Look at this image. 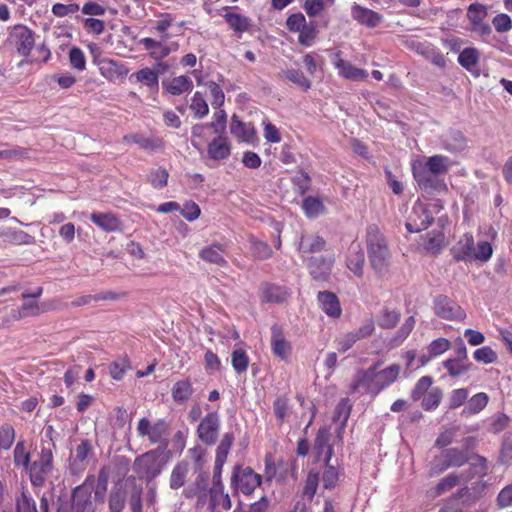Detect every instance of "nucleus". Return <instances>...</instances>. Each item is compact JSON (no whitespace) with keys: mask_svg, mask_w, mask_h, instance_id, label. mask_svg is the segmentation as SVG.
<instances>
[{"mask_svg":"<svg viewBox=\"0 0 512 512\" xmlns=\"http://www.w3.org/2000/svg\"><path fill=\"white\" fill-rule=\"evenodd\" d=\"M381 362L375 363L365 371L358 372L353 383V388H364L367 392L378 394L386 387L393 384L399 377L401 366L392 364L382 370H378Z\"/></svg>","mask_w":512,"mask_h":512,"instance_id":"obj_1","label":"nucleus"},{"mask_svg":"<svg viewBox=\"0 0 512 512\" xmlns=\"http://www.w3.org/2000/svg\"><path fill=\"white\" fill-rule=\"evenodd\" d=\"M365 241L371 268L377 275H385L389 269L391 255L386 237L376 224L367 227Z\"/></svg>","mask_w":512,"mask_h":512,"instance_id":"obj_2","label":"nucleus"},{"mask_svg":"<svg viewBox=\"0 0 512 512\" xmlns=\"http://www.w3.org/2000/svg\"><path fill=\"white\" fill-rule=\"evenodd\" d=\"M450 252L456 261L472 262L474 260L486 262L492 256V246L487 241H481L475 247L473 235L465 233L452 246Z\"/></svg>","mask_w":512,"mask_h":512,"instance_id":"obj_3","label":"nucleus"},{"mask_svg":"<svg viewBox=\"0 0 512 512\" xmlns=\"http://www.w3.org/2000/svg\"><path fill=\"white\" fill-rule=\"evenodd\" d=\"M451 166V161L444 155H433L425 162H417L412 166L413 176L419 186L423 188L432 187L434 177L445 174Z\"/></svg>","mask_w":512,"mask_h":512,"instance_id":"obj_4","label":"nucleus"},{"mask_svg":"<svg viewBox=\"0 0 512 512\" xmlns=\"http://www.w3.org/2000/svg\"><path fill=\"white\" fill-rule=\"evenodd\" d=\"M167 463L164 448H156L138 456L133 464V470L139 478L151 481L157 477Z\"/></svg>","mask_w":512,"mask_h":512,"instance_id":"obj_5","label":"nucleus"},{"mask_svg":"<svg viewBox=\"0 0 512 512\" xmlns=\"http://www.w3.org/2000/svg\"><path fill=\"white\" fill-rule=\"evenodd\" d=\"M486 470V459L481 456L473 457L468 470H464L461 473H450L439 481L435 487V496H440L443 493L452 490L458 484L468 482L476 475H484Z\"/></svg>","mask_w":512,"mask_h":512,"instance_id":"obj_6","label":"nucleus"},{"mask_svg":"<svg viewBox=\"0 0 512 512\" xmlns=\"http://www.w3.org/2000/svg\"><path fill=\"white\" fill-rule=\"evenodd\" d=\"M30 482L35 487H42L53 470V452L50 447L43 446L39 458L29 464Z\"/></svg>","mask_w":512,"mask_h":512,"instance_id":"obj_7","label":"nucleus"},{"mask_svg":"<svg viewBox=\"0 0 512 512\" xmlns=\"http://www.w3.org/2000/svg\"><path fill=\"white\" fill-rule=\"evenodd\" d=\"M261 475L255 473L252 468L236 466L231 477V486L245 495H250L260 486Z\"/></svg>","mask_w":512,"mask_h":512,"instance_id":"obj_8","label":"nucleus"},{"mask_svg":"<svg viewBox=\"0 0 512 512\" xmlns=\"http://www.w3.org/2000/svg\"><path fill=\"white\" fill-rule=\"evenodd\" d=\"M221 427L220 416L217 411L209 412L199 422L197 436L201 442L212 446L216 443Z\"/></svg>","mask_w":512,"mask_h":512,"instance_id":"obj_9","label":"nucleus"},{"mask_svg":"<svg viewBox=\"0 0 512 512\" xmlns=\"http://www.w3.org/2000/svg\"><path fill=\"white\" fill-rule=\"evenodd\" d=\"M433 304L434 313L442 319L461 321L466 317V313L461 306L445 295L437 296Z\"/></svg>","mask_w":512,"mask_h":512,"instance_id":"obj_10","label":"nucleus"},{"mask_svg":"<svg viewBox=\"0 0 512 512\" xmlns=\"http://www.w3.org/2000/svg\"><path fill=\"white\" fill-rule=\"evenodd\" d=\"M468 460L469 458L465 452L456 448L446 449L434 460L432 471L439 474L450 467H461Z\"/></svg>","mask_w":512,"mask_h":512,"instance_id":"obj_11","label":"nucleus"},{"mask_svg":"<svg viewBox=\"0 0 512 512\" xmlns=\"http://www.w3.org/2000/svg\"><path fill=\"white\" fill-rule=\"evenodd\" d=\"M136 431L139 437L147 438L151 444H156L161 442L167 431V425L163 420L152 423L144 417L139 420Z\"/></svg>","mask_w":512,"mask_h":512,"instance_id":"obj_12","label":"nucleus"},{"mask_svg":"<svg viewBox=\"0 0 512 512\" xmlns=\"http://www.w3.org/2000/svg\"><path fill=\"white\" fill-rule=\"evenodd\" d=\"M11 43L22 56H28L34 47V34L23 25H16L10 33Z\"/></svg>","mask_w":512,"mask_h":512,"instance_id":"obj_13","label":"nucleus"},{"mask_svg":"<svg viewBox=\"0 0 512 512\" xmlns=\"http://www.w3.org/2000/svg\"><path fill=\"white\" fill-rule=\"evenodd\" d=\"M326 241L317 234L306 233L300 238L298 250L303 261L315 258L314 254L320 253L325 249Z\"/></svg>","mask_w":512,"mask_h":512,"instance_id":"obj_14","label":"nucleus"},{"mask_svg":"<svg viewBox=\"0 0 512 512\" xmlns=\"http://www.w3.org/2000/svg\"><path fill=\"white\" fill-rule=\"evenodd\" d=\"M487 14V8L479 3H473L467 9V18L471 23L472 30L482 36L491 33V27L484 22Z\"/></svg>","mask_w":512,"mask_h":512,"instance_id":"obj_15","label":"nucleus"},{"mask_svg":"<svg viewBox=\"0 0 512 512\" xmlns=\"http://www.w3.org/2000/svg\"><path fill=\"white\" fill-rule=\"evenodd\" d=\"M439 145L440 148L456 154L466 150L468 141L461 131L451 129L440 136Z\"/></svg>","mask_w":512,"mask_h":512,"instance_id":"obj_16","label":"nucleus"},{"mask_svg":"<svg viewBox=\"0 0 512 512\" xmlns=\"http://www.w3.org/2000/svg\"><path fill=\"white\" fill-rule=\"evenodd\" d=\"M55 304V300L42 303L25 302L20 309L12 311V317L18 320L26 317L38 316L42 313L55 309Z\"/></svg>","mask_w":512,"mask_h":512,"instance_id":"obj_17","label":"nucleus"},{"mask_svg":"<svg viewBox=\"0 0 512 512\" xmlns=\"http://www.w3.org/2000/svg\"><path fill=\"white\" fill-rule=\"evenodd\" d=\"M329 442V429L326 427L320 428L314 441V452L317 460L323 459L325 463L330 462L333 455V448Z\"/></svg>","mask_w":512,"mask_h":512,"instance_id":"obj_18","label":"nucleus"},{"mask_svg":"<svg viewBox=\"0 0 512 512\" xmlns=\"http://www.w3.org/2000/svg\"><path fill=\"white\" fill-rule=\"evenodd\" d=\"M260 295L263 302L281 304L288 300L291 291L283 286L265 283L261 286Z\"/></svg>","mask_w":512,"mask_h":512,"instance_id":"obj_19","label":"nucleus"},{"mask_svg":"<svg viewBox=\"0 0 512 512\" xmlns=\"http://www.w3.org/2000/svg\"><path fill=\"white\" fill-rule=\"evenodd\" d=\"M365 256L359 243L353 242L349 249L346 259L347 268L358 278L364 274Z\"/></svg>","mask_w":512,"mask_h":512,"instance_id":"obj_20","label":"nucleus"},{"mask_svg":"<svg viewBox=\"0 0 512 512\" xmlns=\"http://www.w3.org/2000/svg\"><path fill=\"white\" fill-rule=\"evenodd\" d=\"M412 213L418 219L411 216L410 220L406 223V228L411 233L424 230L433 222L431 213L422 204L415 205Z\"/></svg>","mask_w":512,"mask_h":512,"instance_id":"obj_21","label":"nucleus"},{"mask_svg":"<svg viewBox=\"0 0 512 512\" xmlns=\"http://www.w3.org/2000/svg\"><path fill=\"white\" fill-rule=\"evenodd\" d=\"M305 262L307 263L311 276L315 280H326L331 272L333 259L320 256L311 258Z\"/></svg>","mask_w":512,"mask_h":512,"instance_id":"obj_22","label":"nucleus"},{"mask_svg":"<svg viewBox=\"0 0 512 512\" xmlns=\"http://www.w3.org/2000/svg\"><path fill=\"white\" fill-rule=\"evenodd\" d=\"M334 66L338 70V74L348 80L358 81L364 80L368 77V72L366 70L357 68L342 58H337L334 61Z\"/></svg>","mask_w":512,"mask_h":512,"instance_id":"obj_23","label":"nucleus"},{"mask_svg":"<svg viewBox=\"0 0 512 512\" xmlns=\"http://www.w3.org/2000/svg\"><path fill=\"white\" fill-rule=\"evenodd\" d=\"M162 87L167 93L173 96H179L185 92L191 91L193 83L188 76L181 75L170 80L163 81Z\"/></svg>","mask_w":512,"mask_h":512,"instance_id":"obj_24","label":"nucleus"},{"mask_svg":"<svg viewBox=\"0 0 512 512\" xmlns=\"http://www.w3.org/2000/svg\"><path fill=\"white\" fill-rule=\"evenodd\" d=\"M227 246L225 244L213 243L210 246L204 247L199 256L202 260L217 264L219 266H224L227 264L224 254L226 252Z\"/></svg>","mask_w":512,"mask_h":512,"instance_id":"obj_25","label":"nucleus"},{"mask_svg":"<svg viewBox=\"0 0 512 512\" xmlns=\"http://www.w3.org/2000/svg\"><path fill=\"white\" fill-rule=\"evenodd\" d=\"M318 302L321 309L330 317L338 318L342 313V309L337 296L328 291L318 293Z\"/></svg>","mask_w":512,"mask_h":512,"instance_id":"obj_26","label":"nucleus"},{"mask_svg":"<svg viewBox=\"0 0 512 512\" xmlns=\"http://www.w3.org/2000/svg\"><path fill=\"white\" fill-rule=\"evenodd\" d=\"M90 220L100 229L105 232L117 231L121 228V222L119 218L113 213H100L93 212L90 215Z\"/></svg>","mask_w":512,"mask_h":512,"instance_id":"obj_27","label":"nucleus"},{"mask_svg":"<svg viewBox=\"0 0 512 512\" xmlns=\"http://www.w3.org/2000/svg\"><path fill=\"white\" fill-rule=\"evenodd\" d=\"M271 334V346L273 353L281 359L287 358L290 354L291 346L290 343L285 340L282 329L279 326L274 325L271 328Z\"/></svg>","mask_w":512,"mask_h":512,"instance_id":"obj_28","label":"nucleus"},{"mask_svg":"<svg viewBox=\"0 0 512 512\" xmlns=\"http://www.w3.org/2000/svg\"><path fill=\"white\" fill-rule=\"evenodd\" d=\"M140 44L149 52V56L156 61L164 59L171 52L170 48L163 41H157L150 37L142 38Z\"/></svg>","mask_w":512,"mask_h":512,"instance_id":"obj_29","label":"nucleus"},{"mask_svg":"<svg viewBox=\"0 0 512 512\" xmlns=\"http://www.w3.org/2000/svg\"><path fill=\"white\" fill-rule=\"evenodd\" d=\"M92 452V446L88 440H81L75 449V454L71 462V469L78 473L83 471L87 466V459Z\"/></svg>","mask_w":512,"mask_h":512,"instance_id":"obj_30","label":"nucleus"},{"mask_svg":"<svg viewBox=\"0 0 512 512\" xmlns=\"http://www.w3.org/2000/svg\"><path fill=\"white\" fill-rule=\"evenodd\" d=\"M123 142L137 144L141 149L147 151H155L163 147V141L161 139L145 137L140 133L125 135Z\"/></svg>","mask_w":512,"mask_h":512,"instance_id":"obj_31","label":"nucleus"},{"mask_svg":"<svg viewBox=\"0 0 512 512\" xmlns=\"http://www.w3.org/2000/svg\"><path fill=\"white\" fill-rule=\"evenodd\" d=\"M208 155L213 160H224L229 157L231 147L228 139L224 136H218L213 139L207 149Z\"/></svg>","mask_w":512,"mask_h":512,"instance_id":"obj_32","label":"nucleus"},{"mask_svg":"<svg viewBox=\"0 0 512 512\" xmlns=\"http://www.w3.org/2000/svg\"><path fill=\"white\" fill-rule=\"evenodd\" d=\"M351 14L356 21L369 27H375L381 21V16L378 13L356 4L352 7Z\"/></svg>","mask_w":512,"mask_h":512,"instance_id":"obj_33","label":"nucleus"},{"mask_svg":"<svg viewBox=\"0 0 512 512\" xmlns=\"http://www.w3.org/2000/svg\"><path fill=\"white\" fill-rule=\"evenodd\" d=\"M194 393V388L189 379L177 381L171 390L172 399L177 404L186 403Z\"/></svg>","mask_w":512,"mask_h":512,"instance_id":"obj_34","label":"nucleus"},{"mask_svg":"<svg viewBox=\"0 0 512 512\" xmlns=\"http://www.w3.org/2000/svg\"><path fill=\"white\" fill-rule=\"evenodd\" d=\"M4 241L15 245H31L35 243V238L25 231L17 229H6L0 233Z\"/></svg>","mask_w":512,"mask_h":512,"instance_id":"obj_35","label":"nucleus"},{"mask_svg":"<svg viewBox=\"0 0 512 512\" xmlns=\"http://www.w3.org/2000/svg\"><path fill=\"white\" fill-rule=\"evenodd\" d=\"M91 492L85 485L77 486L73 491V507L77 511H90L92 502L90 501Z\"/></svg>","mask_w":512,"mask_h":512,"instance_id":"obj_36","label":"nucleus"},{"mask_svg":"<svg viewBox=\"0 0 512 512\" xmlns=\"http://www.w3.org/2000/svg\"><path fill=\"white\" fill-rule=\"evenodd\" d=\"M489 397L484 392H479L473 395L468 401L464 409L462 410V415L470 416L480 413L488 404Z\"/></svg>","mask_w":512,"mask_h":512,"instance_id":"obj_37","label":"nucleus"},{"mask_svg":"<svg viewBox=\"0 0 512 512\" xmlns=\"http://www.w3.org/2000/svg\"><path fill=\"white\" fill-rule=\"evenodd\" d=\"M136 82L141 83L151 89L158 90L159 80L158 72L148 67L142 68L131 75Z\"/></svg>","mask_w":512,"mask_h":512,"instance_id":"obj_38","label":"nucleus"},{"mask_svg":"<svg viewBox=\"0 0 512 512\" xmlns=\"http://www.w3.org/2000/svg\"><path fill=\"white\" fill-rule=\"evenodd\" d=\"M214 121L210 124H196L192 128V136L193 137H202L204 131L208 128H214L215 132H218V126L221 129H224L226 123V113L224 110L217 111L214 116Z\"/></svg>","mask_w":512,"mask_h":512,"instance_id":"obj_39","label":"nucleus"},{"mask_svg":"<svg viewBox=\"0 0 512 512\" xmlns=\"http://www.w3.org/2000/svg\"><path fill=\"white\" fill-rule=\"evenodd\" d=\"M224 486H213L210 489V503L212 509L222 507L224 510H229L232 506L231 499L227 493L223 492Z\"/></svg>","mask_w":512,"mask_h":512,"instance_id":"obj_40","label":"nucleus"},{"mask_svg":"<svg viewBox=\"0 0 512 512\" xmlns=\"http://www.w3.org/2000/svg\"><path fill=\"white\" fill-rule=\"evenodd\" d=\"M230 131L238 139L242 141H250L254 135L251 125L239 120L237 116H233L230 123Z\"/></svg>","mask_w":512,"mask_h":512,"instance_id":"obj_41","label":"nucleus"},{"mask_svg":"<svg viewBox=\"0 0 512 512\" xmlns=\"http://www.w3.org/2000/svg\"><path fill=\"white\" fill-rule=\"evenodd\" d=\"M400 319V312L387 305L383 306L378 316V325L384 329H391L396 326Z\"/></svg>","mask_w":512,"mask_h":512,"instance_id":"obj_42","label":"nucleus"},{"mask_svg":"<svg viewBox=\"0 0 512 512\" xmlns=\"http://www.w3.org/2000/svg\"><path fill=\"white\" fill-rule=\"evenodd\" d=\"M31 460L30 451L23 440L18 441L13 451V462L16 467L28 469Z\"/></svg>","mask_w":512,"mask_h":512,"instance_id":"obj_43","label":"nucleus"},{"mask_svg":"<svg viewBox=\"0 0 512 512\" xmlns=\"http://www.w3.org/2000/svg\"><path fill=\"white\" fill-rule=\"evenodd\" d=\"M189 472V465L187 462L177 463L170 476V487L172 489H179L185 483L186 476Z\"/></svg>","mask_w":512,"mask_h":512,"instance_id":"obj_44","label":"nucleus"},{"mask_svg":"<svg viewBox=\"0 0 512 512\" xmlns=\"http://www.w3.org/2000/svg\"><path fill=\"white\" fill-rule=\"evenodd\" d=\"M443 398V391L440 387H432L423 397L421 406L426 411L435 410Z\"/></svg>","mask_w":512,"mask_h":512,"instance_id":"obj_45","label":"nucleus"},{"mask_svg":"<svg viewBox=\"0 0 512 512\" xmlns=\"http://www.w3.org/2000/svg\"><path fill=\"white\" fill-rule=\"evenodd\" d=\"M334 3L335 0H305L303 8L309 17H316Z\"/></svg>","mask_w":512,"mask_h":512,"instance_id":"obj_46","label":"nucleus"},{"mask_svg":"<svg viewBox=\"0 0 512 512\" xmlns=\"http://www.w3.org/2000/svg\"><path fill=\"white\" fill-rule=\"evenodd\" d=\"M302 209L307 217L316 218L323 212L324 205L319 198L308 196L302 202Z\"/></svg>","mask_w":512,"mask_h":512,"instance_id":"obj_47","label":"nucleus"},{"mask_svg":"<svg viewBox=\"0 0 512 512\" xmlns=\"http://www.w3.org/2000/svg\"><path fill=\"white\" fill-rule=\"evenodd\" d=\"M190 109L194 112V117L201 119L209 112L208 104L201 92L197 91L191 98Z\"/></svg>","mask_w":512,"mask_h":512,"instance_id":"obj_48","label":"nucleus"},{"mask_svg":"<svg viewBox=\"0 0 512 512\" xmlns=\"http://www.w3.org/2000/svg\"><path fill=\"white\" fill-rule=\"evenodd\" d=\"M234 436L232 433H225L216 449L215 462L225 463L232 447Z\"/></svg>","mask_w":512,"mask_h":512,"instance_id":"obj_49","label":"nucleus"},{"mask_svg":"<svg viewBox=\"0 0 512 512\" xmlns=\"http://www.w3.org/2000/svg\"><path fill=\"white\" fill-rule=\"evenodd\" d=\"M280 76L286 78L287 80L291 81L292 83L300 86L304 90H308L311 87V82L309 79L305 77L303 72L297 69H288L283 70L280 74Z\"/></svg>","mask_w":512,"mask_h":512,"instance_id":"obj_50","label":"nucleus"},{"mask_svg":"<svg viewBox=\"0 0 512 512\" xmlns=\"http://www.w3.org/2000/svg\"><path fill=\"white\" fill-rule=\"evenodd\" d=\"M479 59V52L475 48H465L458 56L459 64L467 70L476 66Z\"/></svg>","mask_w":512,"mask_h":512,"instance_id":"obj_51","label":"nucleus"},{"mask_svg":"<svg viewBox=\"0 0 512 512\" xmlns=\"http://www.w3.org/2000/svg\"><path fill=\"white\" fill-rule=\"evenodd\" d=\"M443 366L452 377L460 376L470 369L469 363L459 359H447L443 362Z\"/></svg>","mask_w":512,"mask_h":512,"instance_id":"obj_52","label":"nucleus"},{"mask_svg":"<svg viewBox=\"0 0 512 512\" xmlns=\"http://www.w3.org/2000/svg\"><path fill=\"white\" fill-rule=\"evenodd\" d=\"M433 379L431 376L421 377L411 392L413 401H418L432 388Z\"/></svg>","mask_w":512,"mask_h":512,"instance_id":"obj_53","label":"nucleus"},{"mask_svg":"<svg viewBox=\"0 0 512 512\" xmlns=\"http://www.w3.org/2000/svg\"><path fill=\"white\" fill-rule=\"evenodd\" d=\"M231 362L234 370L241 374L247 370L249 358L244 350L236 349L232 352Z\"/></svg>","mask_w":512,"mask_h":512,"instance_id":"obj_54","label":"nucleus"},{"mask_svg":"<svg viewBox=\"0 0 512 512\" xmlns=\"http://www.w3.org/2000/svg\"><path fill=\"white\" fill-rule=\"evenodd\" d=\"M225 20L233 30L238 32H244L249 27L248 19L237 13H227Z\"/></svg>","mask_w":512,"mask_h":512,"instance_id":"obj_55","label":"nucleus"},{"mask_svg":"<svg viewBox=\"0 0 512 512\" xmlns=\"http://www.w3.org/2000/svg\"><path fill=\"white\" fill-rule=\"evenodd\" d=\"M442 233H428L424 239V248L431 253H438L443 245Z\"/></svg>","mask_w":512,"mask_h":512,"instance_id":"obj_56","label":"nucleus"},{"mask_svg":"<svg viewBox=\"0 0 512 512\" xmlns=\"http://www.w3.org/2000/svg\"><path fill=\"white\" fill-rule=\"evenodd\" d=\"M205 86L209 89L212 100L211 105L213 108L218 109L224 104L225 96L222 88L213 81L205 82Z\"/></svg>","mask_w":512,"mask_h":512,"instance_id":"obj_57","label":"nucleus"},{"mask_svg":"<svg viewBox=\"0 0 512 512\" xmlns=\"http://www.w3.org/2000/svg\"><path fill=\"white\" fill-rule=\"evenodd\" d=\"M276 418L283 422L289 415V400L286 396H278L273 403Z\"/></svg>","mask_w":512,"mask_h":512,"instance_id":"obj_58","label":"nucleus"},{"mask_svg":"<svg viewBox=\"0 0 512 512\" xmlns=\"http://www.w3.org/2000/svg\"><path fill=\"white\" fill-rule=\"evenodd\" d=\"M15 440V430L10 424H4L0 427V451L8 450Z\"/></svg>","mask_w":512,"mask_h":512,"instance_id":"obj_59","label":"nucleus"},{"mask_svg":"<svg viewBox=\"0 0 512 512\" xmlns=\"http://www.w3.org/2000/svg\"><path fill=\"white\" fill-rule=\"evenodd\" d=\"M325 465L326 467L322 476L323 487L325 489H332L336 486L338 482L339 473L338 470L329 463H325Z\"/></svg>","mask_w":512,"mask_h":512,"instance_id":"obj_60","label":"nucleus"},{"mask_svg":"<svg viewBox=\"0 0 512 512\" xmlns=\"http://www.w3.org/2000/svg\"><path fill=\"white\" fill-rule=\"evenodd\" d=\"M473 356L477 362L484 364H491L497 360L496 352L489 346L476 349L473 353Z\"/></svg>","mask_w":512,"mask_h":512,"instance_id":"obj_61","label":"nucleus"},{"mask_svg":"<svg viewBox=\"0 0 512 512\" xmlns=\"http://www.w3.org/2000/svg\"><path fill=\"white\" fill-rule=\"evenodd\" d=\"M130 368L129 361L126 358L118 359L110 364V375L114 380H121L126 371Z\"/></svg>","mask_w":512,"mask_h":512,"instance_id":"obj_62","label":"nucleus"},{"mask_svg":"<svg viewBox=\"0 0 512 512\" xmlns=\"http://www.w3.org/2000/svg\"><path fill=\"white\" fill-rule=\"evenodd\" d=\"M126 501V494L124 491L118 489L112 491L109 496V509L110 512H122Z\"/></svg>","mask_w":512,"mask_h":512,"instance_id":"obj_63","label":"nucleus"},{"mask_svg":"<svg viewBox=\"0 0 512 512\" xmlns=\"http://www.w3.org/2000/svg\"><path fill=\"white\" fill-rule=\"evenodd\" d=\"M299 33V36H298V41L301 45L303 46H311L314 39L316 38V35H317V30L315 28V26L310 23V24H305L303 29H300V31H298Z\"/></svg>","mask_w":512,"mask_h":512,"instance_id":"obj_64","label":"nucleus"}]
</instances>
